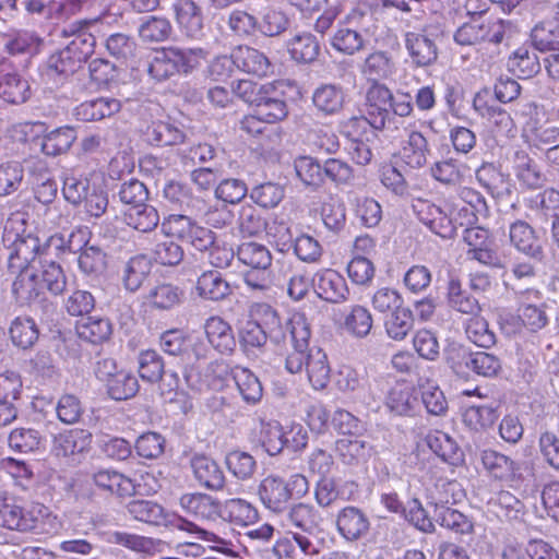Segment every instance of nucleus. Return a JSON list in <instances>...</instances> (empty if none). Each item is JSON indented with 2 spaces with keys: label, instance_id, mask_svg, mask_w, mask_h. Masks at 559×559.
Masks as SVG:
<instances>
[{
  "label": "nucleus",
  "instance_id": "obj_5",
  "mask_svg": "<svg viewBox=\"0 0 559 559\" xmlns=\"http://www.w3.org/2000/svg\"><path fill=\"white\" fill-rule=\"evenodd\" d=\"M15 273L17 275L12 284V293L16 301L20 305L40 307L47 317L52 314L55 307L44 298V285L36 267L15 270Z\"/></svg>",
  "mask_w": 559,
  "mask_h": 559
},
{
  "label": "nucleus",
  "instance_id": "obj_64",
  "mask_svg": "<svg viewBox=\"0 0 559 559\" xmlns=\"http://www.w3.org/2000/svg\"><path fill=\"white\" fill-rule=\"evenodd\" d=\"M295 170L307 186L318 187L323 182V166L310 156H300L295 160Z\"/></svg>",
  "mask_w": 559,
  "mask_h": 559
},
{
  "label": "nucleus",
  "instance_id": "obj_32",
  "mask_svg": "<svg viewBox=\"0 0 559 559\" xmlns=\"http://www.w3.org/2000/svg\"><path fill=\"white\" fill-rule=\"evenodd\" d=\"M360 71L369 81L379 83L394 73V61L386 51L377 50L367 56Z\"/></svg>",
  "mask_w": 559,
  "mask_h": 559
},
{
  "label": "nucleus",
  "instance_id": "obj_11",
  "mask_svg": "<svg viewBox=\"0 0 559 559\" xmlns=\"http://www.w3.org/2000/svg\"><path fill=\"white\" fill-rule=\"evenodd\" d=\"M480 463L487 474L500 481H513L521 478V465L511 457L491 449L480 452Z\"/></svg>",
  "mask_w": 559,
  "mask_h": 559
},
{
  "label": "nucleus",
  "instance_id": "obj_53",
  "mask_svg": "<svg viewBox=\"0 0 559 559\" xmlns=\"http://www.w3.org/2000/svg\"><path fill=\"white\" fill-rule=\"evenodd\" d=\"M24 179L21 162L9 160L0 164V195L5 197L17 191Z\"/></svg>",
  "mask_w": 559,
  "mask_h": 559
},
{
  "label": "nucleus",
  "instance_id": "obj_59",
  "mask_svg": "<svg viewBox=\"0 0 559 559\" xmlns=\"http://www.w3.org/2000/svg\"><path fill=\"white\" fill-rule=\"evenodd\" d=\"M285 194L283 186L275 182H264L253 187L250 199L264 209H272L280 204Z\"/></svg>",
  "mask_w": 559,
  "mask_h": 559
},
{
  "label": "nucleus",
  "instance_id": "obj_33",
  "mask_svg": "<svg viewBox=\"0 0 559 559\" xmlns=\"http://www.w3.org/2000/svg\"><path fill=\"white\" fill-rule=\"evenodd\" d=\"M418 397L415 390L405 384L393 386L386 397V406L400 416H411L418 407Z\"/></svg>",
  "mask_w": 559,
  "mask_h": 559
},
{
  "label": "nucleus",
  "instance_id": "obj_19",
  "mask_svg": "<svg viewBox=\"0 0 559 559\" xmlns=\"http://www.w3.org/2000/svg\"><path fill=\"white\" fill-rule=\"evenodd\" d=\"M173 9L180 27L191 38H199L203 33V16L200 7L192 0H177Z\"/></svg>",
  "mask_w": 559,
  "mask_h": 559
},
{
  "label": "nucleus",
  "instance_id": "obj_25",
  "mask_svg": "<svg viewBox=\"0 0 559 559\" xmlns=\"http://www.w3.org/2000/svg\"><path fill=\"white\" fill-rule=\"evenodd\" d=\"M179 503L186 512L201 519L212 520L221 513V502L206 493L182 495Z\"/></svg>",
  "mask_w": 559,
  "mask_h": 559
},
{
  "label": "nucleus",
  "instance_id": "obj_58",
  "mask_svg": "<svg viewBox=\"0 0 559 559\" xmlns=\"http://www.w3.org/2000/svg\"><path fill=\"white\" fill-rule=\"evenodd\" d=\"M465 367L478 376L495 377L501 370V360L493 354L475 352L465 360Z\"/></svg>",
  "mask_w": 559,
  "mask_h": 559
},
{
  "label": "nucleus",
  "instance_id": "obj_40",
  "mask_svg": "<svg viewBox=\"0 0 559 559\" xmlns=\"http://www.w3.org/2000/svg\"><path fill=\"white\" fill-rule=\"evenodd\" d=\"M288 51L292 58L298 62H313L320 53V44L311 33H302L294 36L288 43Z\"/></svg>",
  "mask_w": 559,
  "mask_h": 559
},
{
  "label": "nucleus",
  "instance_id": "obj_52",
  "mask_svg": "<svg viewBox=\"0 0 559 559\" xmlns=\"http://www.w3.org/2000/svg\"><path fill=\"white\" fill-rule=\"evenodd\" d=\"M287 435L277 421L262 423L260 430V442L270 455L282 452L287 443Z\"/></svg>",
  "mask_w": 559,
  "mask_h": 559
},
{
  "label": "nucleus",
  "instance_id": "obj_44",
  "mask_svg": "<svg viewBox=\"0 0 559 559\" xmlns=\"http://www.w3.org/2000/svg\"><path fill=\"white\" fill-rule=\"evenodd\" d=\"M146 138L151 144L168 146L182 143L185 133L168 122L157 121L147 127Z\"/></svg>",
  "mask_w": 559,
  "mask_h": 559
},
{
  "label": "nucleus",
  "instance_id": "obj_10",
  "mask_svg": "<svg viewBox=\"0 0 559 559\" xmlns=\"http://www.w3.org/2000/svg\"><path fill=\"white\" fill-rule=\"evenodd\" d=\"M455 499H442L433 497L429 506L433 508V520L442 527H445L456 534H468L473 531L471 520L462 512L453 509L451 506Z\"/></svg>",
  "mask_w": 559,
  "mask_h": 559
},
{
  "label": "nucleus",
  "instance_id": "obj_60",
  "mask_svg": "<svg viewBox=\"0 0 559 559\" xmlns=\"http://www.w3.org/2000/svg\"><path fill=\"white\" fill-rule=\"evenodd\" d=\"M238 226L243 236L251 237L264 231L266 221L259 210L250 204H245L239 211Z\"/></svg>",
  "mask_w": 559,
  "mask_h": 559
},
{
  "label": "nucleus",
  "instance_id": "obj_34",
  "mask_svg": "<svg viewBox=\"0 0 559 559\" xmlns=\"http://www.w3.org/2000/svg\"><path fill=\"white\" fill-rule=\"evenodd\" d=\"M183 292L169 283L157 284L145 295V301L154 309L170 310L181 302Z\"/></svg>",
  "mask_w": 559,
  "mask_h": 559
},
{
  "label": "nucleus",
  "instance_id": "obj_15",
  "mask_svg": "<svg viewBox=\"0 0 559 559\" xmlns=\"http://www.w3.org/2000/svg\"><path fill=\"white\" fill-rule=\"evenodd\" d=\"M258 496L265 508L282 512L292 499V489L284 479L270 475L258 486Z\"/></svg>",
  "mask_w": 559,
  "mask_h": 559
},
{
  "label": "nucleus",
  "instance_id": "obj_62",
  "mask_svg": "<svg viewBox=\"0 0 559 559\" xmlns=\"http://www.w3.org/2000/svg\"><path fill=\"white\" fill-rule=\"evenodd\" d=\"M497 418L493 407L487 405L469 406L463 415L465 425L475 431L486 430Z\"/></svg>",
  "mask_w": 559,
  "mask_h": 559
},
{
  "label": "nucleus",
  "instance_id": "obj_36",
  "mask_svg": "<svg viewBox=\"0 0 559 559\" xmlns=\"http://www.w3.org/2000/svg\"><path fill=\"white\" fill-rule=\"evenodd\" d=\"M75 331L81 340L98 344L111 334V323L108 319L87 317L76 322Z\"/></svg>",
  "mask_w": 559,
  "mask_h": 559
},
{
  "label": "nucleus",
  "instance_id": "obj_9",
  "mask_svg": "<svg viewBox=\"0 0 559 559\" xmlns=\"http://www.w3.org/2000/svg\"><path fill=\"white\" fill-rule=\"evenodd\" d=\"M312 285L318 297L332 304L348 299L349 289L346 280L336 271L325 269L314 274Z\"/></svg>",
  "mask_w": 559,
  "mask_h": 559
},
{
  "label": "nucleus",
  "instance_id": "obj_35",
  "mask_svg": "<svg viewBox=\"0 0 559 559\" xmlns=\"http://www.w3.org/2000/svg\"><path fill=\"white\" fill-rule=\"evenodd\" d=\"M29 84L15 72L0 76V97L10 104H21L29 97Z\"/></svg>",
  "mask_w": 559,
  "mask_h": 559
},
{
  "label": "nucleus",
  "instance_id": "obj_28",
  "mask_svg": "<svg viewBox=\"0 0 559 559\" xmlns=\"http://www.w3.org/2000/svg\"><path fill=\"white\" fill-rule=\"evenodd\" d=\"M93 481L98 488L120 498L130 497L135 492L133 481L116 471H98L93 474Z\"/></svg>",
  "mask_w": 559,
  "mask_h": 559
},
{
  "label": "nucleus",
  "instance_id": "obj_45",
  "mask_svg": "<svg viewBox=\"0 0 559 559\" xmlns=\"http://www.w3.org/2000/svg\"><path fill=\"white\" fill-rule=\"evenodd\" d=\"M225 463L230 474L239 480H249L257 471V461L248 452L235 450L227 453Z\"/></svg>",
  "mask_w": 559,
  "mask_h": 559
},
{
  "label": "nucleus",
  "instance_id": "obj_57",
  "mask_svg": "<svg viewBox=\"0 0 559 559\" xmlns=\"http://www.w3.org/2000/svg\"><path fill=\"white\" fill-rule=\"evenodd\" d=\"M288 521L302 532L311 534L321 522L318 511L310 504L297 503L287 513Z\"/></svg>",
  "mask_w": 559,
  "mask_h": 559
},
{
  "label": "nucleus",
  "instance_id": "obj_14",
  "mask_svg": "<svg viewBox=\"0 0 559 559\" xmlns=\"http://www.w3.org/2000/svg\"><path fill=\"white\" fill-rule=\"evenodd\" d=\"M366 100L370 124L376 129L385 128L391 115L392 92L383 84L373 83L367 92Z\"/></svg>",
  "mask_w": 559,
  "mask_h": 559
},
{
  "label": "nucleus",
  "instance_id": "obj_24",
  "mask_svg": "<svg viewBox=\"0 0 559 559\" xmlns=\"http://www.w3.org/2000/svg\"><path fill=\"white\" fill-rule=\"evenodd\" d=\"M206 340L213 348L222 354L230 353L235 337L230 325L219 317H211L204 323Z\"/></svg>",
  "mask_w": 559,
  "mask_h": 559
},
{
  "label": "nucleus",
  "instance_id": "obj_6",
  "mask_svg": "<svg viewBox=\"0 0 559 559\" xmlns=\"http://www.w3.org/2000/svg\"><path fill=\"white\" fill-rule=\"evenodd\" d=\"M293 350L285 359V368L290 373L301 372L302 359L305 353L310 352L309 341L311 337V328L308 319L302 313H295L287 322Z\"/></svg>",
  "mask_w": 559,
  "mask_h": 559
},
{
  "label": "nucleus",
  "instance_id": "obj_26",
  "mask_svg": "<svg viewBox=\"0 0 559 559\" xmlns=\"http://www.w3.org/2000/svg\"><path fill=\"white\" fill-rule=\"evenodd\" d=\"M120 107L115 98L99 97L78 105L74 115L81 121H98L118 112Z\"/></svg>",
  "mask_w": 559,
  "mask_h": 559
},
{
  "label": "nucleus",
  "instance_id": "obj_48",
  "mask_svg": "<svg viewBox=\"0 0 559 559\" xmlns=\"http://www.w3.org/2000/svg\"><path fill=\"white\" fill-rule=\"evenodd\" d=\"M72 52H70L66 47L51 55L47 61L46 74L56 79L57 76H68L69 74L74 73L82 64Z\"/></svg>",
  "mask_w": 559,
  "mask_h": 559
},
{
  "label": "nucleus",
  "instance_id": "obj_50",
  "mask_svg": "<svg viewBox=\"0 0 559 559\" xmlns=\"http://www.w3.org/2000/svg\"><path fill=\"white\" fill-rule=\"evenodd\" d=\"M426 442L443 461L453 463L459 459V445L448 433L441 430L430 431L426 437Z\"/></svg>",
  "mask_w": 559,
  "mask_h": 559
},
{
  "label": "nucleus",
  "instance_id": "obj_43",
  "mask_svg": "<svg viewBox=\"0 0 559 559\" xmlns=\"http://www.w3.org/2000/svg\"><path fill=\"white\" fill-rule=\"evenodd\" d=\"M234 380L242 400L248 404H257L263 395L260 380L249 369L238 368L234 371Z\"/></svg>",
  "mask_w": 559,
  "mask_h": 559
},
{
  "label": "nucleus",
  "instance_id": "obj_31",
  "mask_svg": "<svg viewBox=\"0 0 559 559\" xmlns=\"http://www.w3.org/2000/svg\"><path fill=\"white\" fill-rule=\"evenodd\" d=\"M151 260L144 254L131 257L122 270V283L127 290L136 292L151 273Z\"/></svg>",
  "mask_w": 559,
  "mask_h": 559
},
{
  "label": "nucleus",
  "instance_id": "obj_29",
  "mask_svg": "<svg viewBox=\"0 0 559 559\" xmlns=\"http://www.w3.org/2000/svg\"><path fill=\"white\" fill-rule=\"evenodd\" d=\"M92 442V433L85 429H72L56 438L58 455L73 456L86 452Z\"/></svg>",
  "mask_w": 559,
  "mask_h": 559
},
{
  "label": "nucleus",
  "instance_id": "obj_27",
  "mask_svg": "<svg viewBox=\"0 0 559 559\" xmlns=\"http://www.w3.org/2000/svg\"><path fill=\"white\" fill-rule=\"evenodd\" d=\"M514 170L518 179L530 189H538L546 182L538 164L530 155L519 150L513 156Z\"/></svg>",
  "mask_w": 559,
  "mask_h": 559
},
{
  "label": "nucleus",
  "instance_id": "obj_4",
  "mask_svg": "<svg viewBox=\"0 0 559 559\" xmlns=\"http://www.w3.org/2000/svg\"><path fill=\"white\" fill-rule=\"evenodd\" d=\"M162 229L165 235L180 240L200 252L207 251L216 240L214 231L183 214H171L166 217L162 223Z\"/></svg>",
  "mask_w": 559,
  "mask_h": 559
},
{
  "label": "nucleus",
  "instance_id": "obj_12",
  "mask_svg": "<svg viewBox=\"0 0 559 559\" xmlns=\"http://www.w3.org/2000/svg\"><path fill=\"white\" fill-rule=\"evenodd\" d=\"M509 239L511 245L523 254L536 261L545 258L544 247L534 228L524 221H516L510 225Z\"/></svg>",
  "mask_w": 559,
  "mask_h": 559
},
{
  "label": "nucleus",
  "instance_id": "obj_42",
  "mask_svg": "<svg viewBox=\"0 0 559 559\" xmlns=\"http://www.w3.org/2000/svg\"><path fill=\"white\" fill-rule=\"evenodd\" d=\"M9 333L12 343L23 349L32 347L39 336L35 321L28 317L15 318L10 325Z\"/></svg>",
  "mask_w": 559,
  "mask_h": 559
},
{
  "label": "nucleus",
  "instance_id": "obj_13",
  "mask_svg": "<svg viewBox=\"0 0 559 559\" xmlns=\"http://www.w3.org/2000/svg\"><path fill=\"white\" fill-rule=\"evenodd\" d=\"M40 252V242L36 236H16L8 247V266L12 274L15 270L35 267L34 262Z\"/></svg>",
  "mask_w": 559,
  "mask_h": 559
},
{
  "label": "nucleus",
  "instance_id": "obj_3",
  "mask_svg": "<svg viewBox=\"0 0 559 559\" xmlns=\"http://www.w3.org/2000/svg\"><path fill=\"white\" fill-rule=\"evenodd\" d=\"M477 0H467L466 8L469 14L479 13L464 23L454 34V40L463 46L476 45L481 41L499 44L504 36V24L499 19L483 15L487 9L486 3L476 7Z\"/></svg>",
  "mask_w": 559,
  "mask_h": 559
},
{
  "label": "nucleus",
  "instance_id": "obj_63",
  "mask_svg": "<svg viewBox=\"0 0 559 559\" xmlns=\"http://www.w3.org/2000/svg\"><path fill=\"white\" fill-rule=\"evenodd\" d=\"M171 25L167 19L150 16L139 27V35L144 41H163L169 37Z\"/></svg>",
  "mask_w": 559,
  "mask_h": 559
},
{
  "label": "nucleus",
  "instance_id": "obj_22",
  "mask_svg": "<svg viewBox=\"0 0 559 559\" xmlns=\"http://www.w3.org/2000/svg\"><path fill=\"white\" fill-rule=\"evenodd\" d=\"M335 451L348 465L366 462L372 453V445L359 436L343 437L335 442Z\"/></svg>",
  "mask_w": 559,
  "mask_h": 559
},
{
  "label": "nucleus",
  "instance_id": "obj_56",
  "mask_svg": "<svg viewBox=\"0 0 559 559\" xmlns=\"http://www.w3.org/2000/svg\"><path fill=\"white\" fill-rule=\"evenodd\" d=\"M253 314L255 317L253 320H258V324L271 340L278 342L283 337L282 320L270 305H257Z\"/></svg>",
  "mask_w": 559,
  "mask_h": 559
},
{
  "label": "nucleus",
  "instance_id": "obj_54",
  "mask_svg": "<svg viewBox=\"0 0 559 559\" xmlns=\"http://www.w3.org/2000/svg\"><path fill=\"white\" fill-rule=\"evenodd\" d=\"M272 90H265L261 99L255 105V112L264 118L266 123H275L285 119L288 115L286 102L270 95Z\"/></svg>",
  "mask_w": 559,
  "mask_h": 559
},
{
  "label": "nucleus",
  "instance_id": "obj_30",
  "mask_svg": "<svg viewBox=\"0 0 559 559\" xmlns=\"http://www.w3.org/2000/svg\"><path fill=\"white\" fill-rule=\"evenodd\" d=\"M314 107L324 115L337 114L344 105V93L336 84H321L312 94Z\"/></svg>",
  "mask_w": 559,
  "mask_h": 559
},
{
  "label": "nucleus",
  "instance_id": "obj_17",
  "mask_svg": "<svg viewBox=\"0 0 559 559\" xmlns=\"http://www.w3.org/2000/svg\"><path fill=\"white\" fill-rule=\"evenodd\" d=\"M194 478L201 486L219 491L225 487V475L219 465L205 455H194L190 462Z\"/></svg>",
  "mask_w": 559,
  "mask_h": 559
},
{
  "label": "nucleus",
  "instance_id": "obj_23",
  "mask_svg": "<svg viewBox=\"0 0 559 559\" xmlns=\"http://www.w3.org/2000/svg\"><path fill=\"white\" fill-rule=\"evenodd\" d=\"M198 295L206 300H223L231 294L228 282L216 270L203 272L197 281Z\"/></svg>",
  "mask_w": 559,
  "mask_h": 559
},
{
  "label": "nucleus",
  "instance_id": "obj_1",
  "mask_svg": "<svg viewBox=\"0 0 559 559\" xmlns=\"http://www.w3.org/2000/svg\"><path fill=\"white\" fill-rule=\"evenodd\" d=\"M0 526L23 533L49 534L57 530L58 521L41 503L22 507L15 502L3 501L0 503Z\"/></svg>",
  "mask_w": 559,
  "mask_h": 559
},
{
  "label": "nucleus",
  "instance_id": "obj_38",
  "mask_svg": "<svg viewBox=\"0 0 559 559\" xmlns=\"http://www.w3.org/2000/svg\"><path fill=\"white\" fill-rule=\"evenodd\" d=\"M429 153L426 138L420 132H411L402 150L404 163L412 168H420L427 164Z\"/></svg>",
  "mask_w": 559,
  "mask_h": 559
},
{
  "label": "nucleus",
  "instance_id": "obj_16",
  "mask_svg": "<svg viewBox=\"0 0 559 559\" xmlns=\"http://www.w3.org/2000/svg\"><path fill=\"white\" fill-rule=\"evenodd\" d=\"M234 64L241 71L257 76H266L273 71L269 58L249 46H238L233 50Z\"/></svg>",
  "mask_w": 559,
  "mask_h": 559
},
{
  "label": "nucleus",
  "instance_id": "obj_49",
  "mask_svg": "<svg viewBox=\"0 0 559 559\" xmlns=\"http://www.w3.org/2000/svg\"><path fill=\"white\" fill-rule=\"evenodd\" d=\"M414 325V316L409 308L402 307L392 312L384 322L388 336L394 341H403Z\"/></svg>",
  "mask_w": 559,
  "mask_h": 559
},
{
  "label": "nucleus",
  "instance_id": "obj_21",
  "mask_svg": "<svg viewBox=\"0 0 559 559\" xmlns=\"http://www.w3.org/2000/svg\"><path fill=\"white\" fill-rule=\"evenodd\" d=\"M219 516L236 526H249L259 519L257 508L241 498H231L221 504Z\"/></svg>",
  "mask_w": 559,
  "mask_h": 559
},
{
  "label": "nucleus",
  "instance_id": "obj_20",
  "mask_svg": "<svg viewBox=\"0 0 559 559\" xmlns=\"http://www.w3.org/2000/svg\"><path fill=\"white\" fill-rule=\"evenodd\" d=\"M405 46L413 62L418 67L429 66L437 60V46L435 41L424 33H406Z\"/></svg>",
  "mask_w": 559,
  "mask_h": 559
},
{
  "label": "nucleus",
  "instance_id": "obj_41",
  "mask_svg": "<svg viewBox=\"0 0 559 559\" xmlns=\"http://www.w3.org/2000/svg\"><path fill=\"white\" fill-rule=\"evenodd\" d=\"M237 257L243 264L261 271H266L272 263L270 250L264 245L254 241L241 243L238 247Z\"/></svg>",
  "mask_w": 559,
  "mask_h": 559
},
{
  "label": "nucleus",
  "instance_id": "obj_51",
  "mask_svg": "<svg viewBox=\"0 0 559 559\" xmlns=\"http://www.w3.org/2000/svg\"><path fill=\"white\" fill-rule=\"evenodd\" d=\"M35 169L39 171L31 175L35 198L43 204H49L57 195L58 186L43 164H36Z\"/></svg>",
  "mask_w": 559,
  "mask_h": 559
},
{
  "label": "nucleus",
  "instance_id": "obj_37",
  "mask_svg": "<svg viewBox=\"0 0 559 559\" xmlns=\"http://www.w3.org/2000/svg\"><path fill=\"white\" fill-rule=\"evenodd\" d=\"M76 140V132L71 127L55 129L43 136L41 152L48 156H57L68 152Z\"/></svg>",
  "mask_w": 559,
  "mask_h": 559
},
{
  "label": "nucleus",
  "instance_id": "obj_18",
  "mask_svg": "<svg viewBox=\"0 0 559 559\" xmlns=\"http://www.w3.org/2000/svg\"><path fill=\"white\" fill-rule=\"evenodd\" d=\"M306 370L308 380L313 389L322 390L330 381L331 368L326 354L319 347H311L305 353L301 371Z\"/></svg>",
  "mask_w": 559,
  "mask_h": 559
},
{
  "label": "nucleus",
  "instance_id": "obj_7",
  "mask_svg": "<svg viewBox=\"0 0 559 559\" xmlns=\"http://www.w3.org/2000/svg\"><path fill=\"white\" fill-rule=\"evenodd\" d=\"M335 525L338 535L347 543L365 539L371 528L368 515L354 506H347L337 512Z\"/></svg>",
  "mask_w": 559,
  "mask_h": 559
},
{
  "label": "nucleus",
  "instance_id": "obj_39",
  "mask_svg": "<svg viewBox=\"0 0 559 559\" xmlns=\"http://www.w3.org/2000/svg\"><path fill=\"white\" fill-rule=\"evenodd\" d=\"M447 297L449 306L455 311L469 314L472 317L480 313L481 311L478 300L464 290L457 280H450Z\"/></svg>",
  "mask_w": 559,
  "mask_h": 559
},
{
  "label": "nucleus",
  "instance_id": "obj_46",
  "mask_svg": "<svg viewBox=\"0 0 559 559\" xmlns=\"http://www.w3.org/2000/svg\"><path fill=\"white\" fill-rule=\"evenodd\" d=\"M467 338L475 345L489 348L496 344V334L487 320L478 314L471 317L465 323Z\"/></svg>",
  "mask_w": 559,
  "mask_h": 559
},
{
  "label": "nucleus",
  "instance_id": "obj_61",
  "mask_svg": "<svg viewBox=\"0 0 559 559\" xmlns=\"http://www.w3.org/2000/svg\"><path fill=\"white\" fill-rule=\"evenodd\" d=\"M79 266L85 274H100L106 270L107 255L95 245H85L79 257Z\"/></svg>",
  "mask_w": 559,
  "mask_h": 559
},
{
  "label": "nucleus",
  "instance_id": "obj_47",
  "mask_svg": "<svg viewBox=\"0 0 559 559\" xmlns=\"http://www.w3.org/2000/svg\"><path fill=\"white\" fill-rule=\"evenodd\" d=\"M126 221L130 227L141 233H150L157 227L159 215L154 206L145 203L144 205L131 207L126 213Z\"/></svg>",
  "mask_w": 559,
  "mask_h": 559
},
{
  "label": "nucleus",
  "instance_id": "obj_8",
  "mask_svg": "<svg viewBox=\"0 0 559 559\" xmlns=\"http://www.w3.org/2000/svg\"><path fill=\"white\" fill-rule=\"evenodd\" d=\"M97 26L96 20L74 21L62 28L64 37H72L66 48L81 62H84L94 51L96 38L91 32Z\"/></svg>",
  "mask_w": 559,
  "mask_h": 559
},
{
  "label": "nucleus",
  "instance_id": "obj_55",
  "mask_svg": "<svg viewBox=\"0 0 559 559\" xmlns=\"http://www.w3.org/2000/svg\"><path fill=\"white\" fill-rule=\"evenodd\" d=\"M108 394L111 399L123 401L133 397L139 391V382L135 376L120 370L107 383Z\"/></svg>",
  "mask_w": 559,
  "mask_h": 559
},
{
  "label": "nucleus",
  "instance_id": "obj_2",
  "mask_svg": "<svg viewBox=\"0 0 559 559\" xmlns=\"http://www.w3.org/2000/svg\"><path fill=\"white\" fill-rule=\"evenodd\" d=\"M376 31V20L369 12L353 10L342 21L331 37V46L346 56L365 50Z\"/></svg>",
  "mask_w": 559,
  "mask_h": 559
}]
</instances>
